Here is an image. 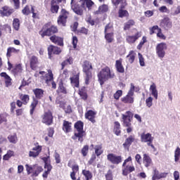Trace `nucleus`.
Segmentation results:
<instances>
[{"mask_svg":"<svg viewBox=\"0 0 180 180\" xmlns=\"http://www.w3.org/2000/svg\"><path fill=\"white\" fill-rule=\"evenodd\" d=\"M153 98L151 96L146 99V105L147 108H151V106H153Z\"/></svg>","mask_w":180,"mask_h":180,"instance_id":"56","label":"nucleus"},{"mask_svg":"<svg viewBox=\"0 0 180 180\" xmlns=\"http://www.w3.org/2000/svg\"><path fill=\"white\" fill-rule=\"evenodd\" d=\"M57 32H58L57 27L52 25L51 27L44 31L43 33L41 34V36L42 37H44V36H51V34H54V33H57Z\"/></svg>","mask_w":180,"mask_h":180,"instance_id":"13","label":"nucleus"},{"mask_svg":"<svg viewBox=\"0 0 180 180\" xmlns=\"http://www.w3.org/2000/svg\"><path fill=\"white\" fill-rule=\"evenodd\" d=\"M160 26L168 30V29L172 27V22H171V20H169V18H165L160 22Z\"/></svg>","mask_w":180,"mask_h":180,"instance_id":"17","label":"nucleus"},{"mask_svg":"<svg viewBox=\"0 0 180 180\" xmlns=\"http://www.w3.org/2000/svg\"><path fill=\"white\" fill-rule=\"evenodd\" d=\"M30 68L32 70H37V65H39V60L37 59V57L33 56L30 59Z\"/></svg>","mask_w":180,"mask_h":180,"instance_id":"18","label":"nucleus"},{"mask_svg":"<svg viewBox=\"0 0 180 180\" xmlns=\"http://www.w3.org/2000/svg\"><path fill=\"white\" fill-rule=\"evenodd\" d=\"M42 147L39 146L38 143H37L35 147L32 148V150L29 152V157H32L33 158H36V157H39L40 153H41Z\"/></svg>","mask_w":180,"mask_h":180,"instance_id":"10","label":"nucleus"},{"mask_svg":"<svg viewBox=\"0 0 180 180\" xmlns=\"http://www.w3.org/2000/svg\"><path fill=\"white\" fill-rule=\"evenodd\" d=\"M13 12H14L13 8H11L8 6H4L0 10V13L1 16H11Z\"/></svg>","mask_w":180,"mask_h":180,"instance_id":"16","label":"nucleus"},{"mask_svg":"<svg viewBox=\"0 0 180 180\" xmlns=\"http://www.w3.org/2000/svg\"><path fill=\"white\" fill-rule=\"evenodd\" d=\"M86 136V133L84 131V122L78 121L75 124V135L72 136V140H77L82 143L84 137Z\"/></svg>","mask_w":180,"mask_h":180,"instance_id":"1","label":"nucleus"},{"mask_svg":"<svg viewBox=\"0 0 180 180\" xmlns=\"http://www.w3.org/2000/svg\"><path fill=\"white\" fill-rule=\"evenodd\" d=\"M168 49V45L165 42H161L156 46V54L160 60L165 57V50Z\"/></svg>","mask_w":180,"mask_h":180,"instance_id":"5","label":"nucleus"},{"mask_svg":"<svg viewBox=\"0 0 180 180\" xmlns=\"http://www.w3.org/2000/svg\"><path fill=\"white\" fill-rule=\"evenodd\" d=\"M133 25H134V20H130L124 24V30H129Z\"/></svg>","mask_w":180,"mask_h":180,"instance_id":"50","label":"nucleus"},{"mask_svg":"<svg viewBox=\"0 0 180 180\" xmlns=\"http://www.w3.org/2000/svg\"><path fill=\"white\" fill-rule=\"evenodd\" d=\"M115 67L118 72H121V73L124 72V68H123V65H122V60H116Z\"/></svg>","mask_w":180,"mask_h":180,"instance_id":"36","label":"nucleus"},{"mask_svg":"<svg viewBox=\"0 0 180 180\" xmlns=\"http://www.w3.org/2000/svg\"><path fill=\"white\" fill-rule=\"evenodd\" d=\"M39 103V101L36 99H34L31 104V110H30V115H32L34 112V109H36V107L37 106V104Z\"/></svg>","mask_w":180,"mask_h":180,"instance_id":"51","label":"nucleus"},{"mask_svg":"<svg viewBox=\"0 0 180 180\" xmlns=\"http://www.w3.org/2000/svg\"><path fill=\"white\" fill-rule=\"evenodd\" d=\"M50 40L53 41V43H55V44H58V46H63V38L60 37H57L56 35H53L50 37Z\"/></svg>","mask_w":180,"mask_h":180,"instance_id":"24","label":"nucleus"},{"mask_svg":"<svg viewBox=\"0 0 180 180\" xmlns=\"http://www.w3.org/2000/svg\"><path fill=\"white\" fill-rule=\"evenodd\" d=\"M57 93L58 94H67V89H65L64 87V84H63V82L59 83V86L57 90Z\"/></svg>","mask_w":180,"mask_h":180,"instance_id":"42","label":"nucleus"},{"mask_svg":"<svg viewBox=\"0 0 180 180\" xmlns=\"http://www.w3.org/2000/svg\"><path fill=\"white\" fill-rule=\"evenodd\" d=\"M61 53V49L51 45L48 47L49 58H51V54H60Z\"/></svg>","mask_w":180,"mask_h":180,"instance_id":"14","label":"nucleus"},{"mask_svg":"<svg viewBox=\"0 0 180 180\" xmlns=\"http://www.w3.org/2000/svg\"><path fill=\"white\" fill-rule=\"evenodd\" d=\"M19 51H20V50L19 49H16L13 47H9L8 49H7V53H6V56L8 58L11 57V53H14V54H18L19 53Z\"/></svg>","mask_w":180,"mask_h":180,"instance_id":"40","label":"nucleus"},{"mask_svg":"<svg viewBox=\"0 0 180 180\" xmlns=\"http://www.w3.org/2000/svg\"><path fill=\"white\" fill-rule=\"evenodd\" d=\"M79 4H82L84 8L86 6L88 9H91V6L94 5V1H92V0H80Z\"/></svg>","mask_w":180,"mask_h":180,"instance_id":"34","label":"nucleus"},{"mask_svg":"<svg viewBox=\"0 0 180 180\" xmlns=\"http://www.w3.org/2000/svg\"><path fill=\"white\" fill-rule=\"evenodd\" d=\"M83 72L86 74L85 84H89V79L92 78V64L85 60L82 65Z\"/></svg>","mask_w":180,"mask_h":180,"instance_id":"3","label":"nucleus"},{"mask_svg":"<svg viewBox=\"0 0 180 180\" xmlns=\"http://www.w3.org/2000/svg\"><path fill=\"white\" fill-rule=\"evenodd\" d=\"M53 79L54 77L53 75V72L51 71V70H49L48 73L46 74V83L47 84V85L50 86V83L53 82Z\"/></svg>","mask_w":180,"mask_h":180,"instance_id":"26","label":"nucleus"},{"mask_svg":"<svg viewBox=\"0 0 180 180\" xmlns=\"http://www.w3.org/2000/svg\"><path fill=\"white\" fill-rule=\"evenodd\" d=\"M139 37H141V33L136 32L134 35L127 36L126 40L129 44H133V43H136V41L139 40Z\"/></svg>","mask_w":180,"mask_h":180,"instance_id":"12","label":"nucleus"},{"mask_svg":"<svg viewBox=\"0 0 180 180\" xmlns=\"http://www.w3.org/2000/svg\"><path fill=\"white\" fill-rule=\"evenodd\" d=\"M127 15H128L127 11L123 10V8L120 7V9L119 11V17L124 18V16H127Z\"/></svg>","mask_w":180,"mask_h":180,"instance_id":"57","label":"nucleus"},{"mask_svg":"<svg viewBox=\"0 0 180 180\" xmlns=\"http://www.w3.org/2000/svg\"><path fill=\"white\" fill-rule=\"evenodd\" d=\"M95 149V154L97 155V157H99L103 153V150H102V146L101 145H96L94 147Z\"/></svg>","mask_w":180,"mask_h":180,"instance_id":"46","label":"nucleus"},{"mask_svg":"<svg viewBox=\"0 0 180 180\" xmlns=\"http://www.w3.org/2000/svg\"><path fill=\"white\" fill-rule=\"evenodd\" d=\"M44 168L46 169L42 174L43 178H47L49 176V174L51 172V169H53V167L51 165H46L44 166Z\"/></svg>","mask_w":180,"mask_h":180,"instance_id":"41","label":"nucleus"},{"mask_svg":"<svg viewBox=\"0 0 180 180\" xmlns=\"http://www.w3.org/2000/svg\"><path fill=\"white\" fill-rule=\"evenodd\" d=\"M105 39L107 43H113L115 41V34L113 32H104Z\"/></svg>","mask_w":180,"mask_h":180,"instance_id":"23","label":"nucleus"},{"mask_svg":"<svg viewBox=\"0 0 180 180\" xmlns=\"http://www.w3.org/2000/svg\"><path fill=\"white\" fill-rule=\"evenodd\" d=\"M98 78L100 84L102 85L103 84H105V81H108V79L115 78V73L110 71V68H109V67H105L98 74Z\"/></svg>","mask_w":180,"mask_h":180,"instance_id":"2","label":"nucleus"},{"mask_svg":"<svg viewBox=\"0 0 180 180\" xmlns=\"http://www.w3.org/2000/svg\"><path fill=\"white\" fill-rule=\"evenodd\" d=\"M79 94L84 100L88 98V96L86 95V91H85V87H82L81 89H79Z\"/></svg>","mask_w":180,"mask_h":180,"instance_id":"49","label":"nucleus"},{"mask_svg":"<svg viewBox=\"0 0 180 180\" xmlns=\"http://www.w3.org/2000/svg\"><path fill=\"white\" fill-rule=\"evenodd\" d=\"M135 169H136V168H134V166L127 165L122 169V174H123V175L127 176V175H129V174H130V172H133V171H135Z\"/></svg>","mask_w":180,"mask_h":180,"instance_id":"30","label":"nucleus"},{"mask_svg":"<svg viewBox=\"0 0 180 180\" xmlns=\"http://www.w3.org/2000/svg\"><path fill=\"white\" fill-rule=\"evenodd\" d=\"M114 133L116 136H120V133H122L120 130V123L119 122H114Z\"/></svg>","mask_w":180,"mask_h":180,"instance_id":"38","label":"nucleus"},{"mask_svg":"<svg viewBox=\"0 0 180 180\" xmlns=\"http://www.w3.org/2000/svg\"><path fill=\"white\" fill-rule=\"evenodd\" d=\"M68 12L65 11V9H62L60 15L58 18V25H60L62 26H65V23H67V19L68 18Z\"/></svg>","mask_w":180,"mask_h":180,"instance_id":"8","label":"nucleus"},{"mask_svg":"<svg viewBox=\"0 0 180 180\" xmlns=\"http://www.w3.org/2000/svg\"><path fill=\"white\" fill-rule=\"evenodd\" d=\"M82 175H84V178H86V180H91L92 179V172H91L89 170L83 169L82 172Z\"/></svg>","mask_w":180,"mask_h":180,"instance_id":"39","label":"nucleus"},{"mask_svg":"<svg viewBox=\"0 0 180 180\" xmlns=\"http://www.w3.org/2000/svg\"><path fill=\"white\" fill-rule=\"evenodd\" d=\"M40 172H43V167H41V166H37V169L33 173L34 176H38Z\"/></svg>","mask_w":180,"mask_h":180,"instance_id":"60","label":"nucleus"},{"mask_svg":"<svg viewBox=\"0 0 180 180\" xmlns=\"http://www.w3.org/2000/svg\"><path fill=\"white\" fill-rule=\"evenodd\" d=\"M51 11L52 13H58L59 6L57 5V3H56V0H52L51 3Z\"/></svg>","mask_w":180,"mask_h":180,"instance_id":"37","label":"nucleus"},{"mask_svg":"<svg viewBox=\"0 0 180 180\" xmlns=\"http://www.w3.org/2000/svg\"><path fill=\"white\" fill-rule=\"evenodd\" d=\"M157 36L159 37V39H162V40H165L167 39L165 35H164V34H162V32H161V28L158 29Z\"/></svg>","mask_w":180,"mask_h":180,"instance_id":"62","label":"nucleus"},{"mask_svg":"<svg viewBox=\"0 0 180 180\" xmlns=\"http://www.w3.org/2000/svg\"><path fill=\"white\" fill-rule=\"evenodd\" d=\"M167 173H160L158 170H154V174L152 177L153 180L161 179V178H166Z\"/></svg>","mask_w":180,"mask_h":180,"instance_id":"22","label":"nucleus"},{"mask_svg":"<svg viewBox=\"0 0 180 180\" xmlns=\"http://www.w3.org/2000/svg\"><path fill=\"white\" fill-rule=\"evenodd\" d=\"M136 58V52L134 51H129V53L127 56V60L129 64H133L134 63V60Z\"/></svg>","mask_w":180,"mask_h":180,"instance_id":"31","label":"nucleus"},{"mask_svg":"<svg viewBox=\"0 0 180 180\" xmlns=\"http://www.w3.org/2000/svg\"><path fill=\"white\" fill-rule=\"evenodd\" d=\"M1 77L4 78L6 86H9L12 82V79H11V77H9L6 72H1Z\"/></svg>","mask_w":180,"mask_h":180,"instance_id":"32","label":"nucleus"},{"mask_svg":"<svg viewBox=\"0 0 180 180\" xmlns=\"http://www.w3.org/2000/svg\"><path fill=\"white\" fill-rule=\"evenodd\" d=\"M22 71H23V69L22 68V65L20 64L15 65L14 70H13V72H14V74H19L22 72Z\"/></svg>","mask_w":180,"mask_h":180,"instance_id":"52","label":"nucleus"},{"mask_svg":"<svg viewBox=\"0 0 180 180\" xmlns=\"http://www.w3.org/2000/svg\"><path fill=\"white\" fill-rule=\"evenodd\" d=\"M109 11V7L106 4H103L98 7V10L95 11V14L98 15L99 13H105Z\"/></svg>","mask_w":180,"mask_h":180,"instance_id":"28","label":"nucleus"},{"mask_svg":"<svg viewBox=\"0 0 180 180\" xmlns=\"http://www.w3.org/2000/svg\"><path fill=\"white\" fill-rule=\"evenodd\" d=\"M139 58V63L141 67H144L146 65V63L144 62V58H143V55L141 53H138Z\"/></svg>","mask_w":180,"mask_h":180,"instance_id":"61","label":"nucleus"},{"mask_svg":"<svg viewBox=\"0 0 180 180\" xmlns=\"http://www.w3.org/2000/svg\"><path fill=\"white\" fill-rule=\"evenodd\" d=\"M13 26L15 30H19L20 27V21L18 18H14L13 21Z\"/></svg>","mask_w":180,"mask_h":180,"instance_id":"45","label":"nucleus"},{"mask_svg":"<svg viewBox=\"0 0 180 180\" xmlns=\"http://www.w3.org/2000/svg\"><path fill=\"white\" fill-rule=\"evenodd\" d=\"M107 159L112 164L119 165L122 162V156H117L113 153H110L107 155Z\"/></svg>","mask_w":180,"mask_h":180,"instance_id":"9","label":"nucleus"},{"mask_svg":"<svg viewBox=\"0 0 180 180\" xmlns=\"http://www.w3.org/2000/svg\"><path fill=\"white\" fill-rule=\"evenodd\" d=\"M72 63V58H69L62 63V68H64L65 65H70Z\"/></svg>","mask_w":180,"mask_h":180,"instance_id":"58","label":"nucleus"},{"mask_svg":"<svg viewBox=\"0 0 180 180\" xmlns=\"http://www.w3.org/2000/svg\"><path fill=\"white\" fill-rule=\"evenodd\" d=\"M134 141V136H129L123 143V147L125 148H129L131 146V143Z\"/></svg>","mask_w":180,"mask_h":180,"instance_id":"29","label":"nucleus"},{"mask_svg":"<svg viewBox=\"0 0 180 180\" xmlns=\"http://www.w3.org/2000/svg\"><path fill=\"white\" fill-rule=\"evenodd\" d=\"M143 163L146 168H148V167H150L151 164H153V160L148 155L145 153L143 156Z\"/></svg>","mask_w":180,"mask_h":180,"instance_id":"20","label":"nucleus"},{"mask_svg":"<svg viewBox=\"0 0 180 180\" xmlns=\"http://www.w3.org/2000/svg\"><path fill=\"white\" fill-rule=\"evenodd\" d=\"M8 140L13 144H16L18 143V136L15 134H13V135H9L8 136Z\"/></svg>","mask_w":180,"mask_h":180,"instance_id":"43","label":"nucleus"},{"mask_svg":"<svg viewBox=\"0 0 180 180\" xmlns=\"http://www.w3.org/2000/svg\"><path fill=\"white\" fill-rule=\"evenodd\" d=\"M60 77L61 81H65V79H67V78L70 77V75L68 74V70H64Z\"/></svg>","mask_w":180,"mask_h":180,"instance_id":"55","label":"nucleus"},{"mask_svg":"<svg viewBox=\"0 0 180 180\" xmlns=\"http://www.w3.org/2000/svg\"><path fill=\"white\" fill-rule=\"evenodd\" d=\"M150 91L155 99H158V91L157 90V86H155V84L153 83L150 85Z\"/></svg>","mask_w":180,"mask_h":180,"instance_id":"25","label":"nucleus"},{"mask_svg":"<svg viewBox=\"0 0 180 180\" xmlns=\"http://www.w3.org/2000/svg\"><path fill=\"white\" fill-rule=\"evenodd\" d=\"M106 180H113V174L111 170H108V173L105 174Z\"/></svg>","mask_w":180,"mask_h":180,"instance_id":"63","label":"nucleus"},{"mask_svg":"<svg viewBox=\"0 0 180 180\" xmlns=\"http://www.w3.org/2000/svg\"><path fill=\"white\" fill-rule=\"evenodd\" d=\"M134 84H131V87L127 94L121 98L123 103L133 104L134 103Z\"/></svg>","mask_w":180,"mask_h":180,"instance_id":"4","label":"nucleus"},{"mask_svg":"<svg viewBox=\"0 0 180 180\" xmlns=\"http://www.w3.org/2000/svg\"><path fill=\"white\" fill-rule=\"evenodd\" d=\"M122 95H123V91L118 90L114 94V98H115V99L117 100V99H119V98H120V96H122Z\"/></svg>","mask_w":180,"mask_h":180,"instance_id":"64","label":"nucleus"},{"mask_svg":"<svg viewBox=\"0 0 180 180\" xmlns=\"http://www.w3.org/2000/svg\"><path fill=\"white\" fill-rule=\"evenodd\" d=\"M33 92L37 99H41L43 95H44V91L41 89H35L33 90Z\"/></svg>","mask_w":180,"mask_h":180,"instance_id":"33","label":"nucleus"},{"mask_svg":"<svg viewBox=\"0 0 180 180\" xmlns=\"http://www.w3.org/2000/svg\"><path fill=\"white\" fill-rule=\"evenodd\" d=\"M72 127V123L68 122V121H63V130L65 131V133H70L71 131Z\"/></svg>","mask_w":180,"mask_h":180,"instance_id":"21","label":"nucleus"},{"mask_svg":"<svg viewBox=\"0 0 180 180\" xmlns=\"http://www.w3.org/2000/svg\"><path fill=\"white\" fill-rule=\"evenodd\" d=\"M112 3L116 8H117V5L120 4V8H124L126 5V0H112Z\"/></svg>","mask_w":180,"mask_h":180,"instance_id":"35","label":"nucleus"},{"mask_svg":"<svg viewBox=\"0 0 180 180\" xmlns=\"http://www.w3.org/2000/svg\"><path fill=\"white\" fill-rule=\"evenodd\" d=\"M71 9L76 13V15H79L80 16L84 13L85 11V7L84 4H76L75 0H71Z\"/></svg>","mask_w":180,"mask_h":180,"instance_id":"7","label":"nucleus"},{"mask_svg":"<svg viewBox=\"0 0 180 180\" xmlns=\"http://www.w3.org/2000/svg\"><path fill=\"white\" fill-rule=\"evenodd\" d=\"M144 43H147V37H143L139 44L137 46L138 50H141V48L143 47V46H144Z\"/></svg>","mask_w":180,"mask_h":180,"instance_id":"54","label":"nucleus"},{"mask_svg":"<svg viewBox=\"0 0 180 180\" xmlns=\"http://www.w3.org/2000/svg\"><path fill=\"white\" fill-rule=\"evenodd\" d=\"M95 116H96V112L93 110H89L85 114L86 119H88L91 123H95Z\"/></svg>","mask_w":180,"mask_h":180,"instance_id":"19","label":"nucleus"},{"mask_svg":"<svg viewBox=\"0 0 180 180\" xmlns=\"http://www.w3.org/2000/svg\"><path fill=\"white\" fill-rule=\"evenodd\" d=\"M70 82L73 86L78 88L79 86V75H76L73 77H70Z\"/></svg>","mask_w":180,"mask_h":180,"instance_id":"27","label":"nucleus"},{"mask_svg":"<svg viewBox=\"0 0 180 180\" xmlns=\"http://www.w3.org/2000/svg\"><path fill=\"white\" fill-rule=\"evenodd\" d=\"M131 119H133V112L131 111H127L124 114H122V126H124V127H130V126H131Z\"/></svg>","mask_w":180,"mask_h":180,"instance_id":"6","label":"nucleus"},{"mask_svg":"<svg viewBox=\"0 0 180 180\" xmlns=\"http://www.w3.org/2000/svg\"><path fill=\"white\" fill-rule=\"evenodd\" d=\"M42 123L50 126L53 123V114L50 111L45 112L42 117Z\"/></svg>","mask_w":180,"mask_h":180,"instance_id":"11","label":"nucleus"},{"mask_svg":"<svg viewBox=\"0 0 180 180\" xmlns=\"http://www.w3.org/2000/svg\"><path fill=\"white\" fill-rule=\"evenodd\" d=\"M180 158V148L177 147L174 150V161L175 162H178L179 161Z\"/></svg>","mask_w":180,"mask_h":180,"instance_id":"48","label":"nucleus"},{"mask_svg":"<svg viewBox=\"0 0 180 180\" xmlns=\"http://www.w3.org/2000/svg\"><path fill=\"white\" fill-rule=\"evenodd\" d=\"M20 99L22 101L23 105H27L29 102V95H21Z\"/></svg>","mask_w":180,"mask_h":180,"instance_id":"53","label":"nucleus"},{"mask_svg":"<svg viewBox=\"0 0 180 180\" xmlns=\"http://www.w3.org/2000/svg\"><path fill=\"white\" fill-rule=\"evenodd\" d=\"M89 150V146H88V145H86L82 148V154L83 157H86Z\"/></svg>","mask_w":180,"mask_h":180,"instance_id":"59","label":"nucleus"},{"mask_svg":"<svg viewBox=\"0 0 180 180\" xmlns=\"http://www.w3.org/2000/svg\"><path fill=\"white\" fill-rule=\"evenodd\" d=\"M104 33H113V25L112 23L105 25Z\"/></svg>","mask_w":180,"mask_h":180,"instance_id":"44","label":"nucleus"},{"mask_svg":"<svg viewBox=\"0 0 180 180\" xmlns=\"http://www.w3.org/2000/svg\"><path fill=\"white\" fill-rule=\"evenodd\" d=\"M14 154H15V152H13V150H8L7 153L4 155L3 160H4L5 161H8L9 158H11V157H13Z\"/></svg>","mask_w":180,"mask_h":180,"instance_id":"47","label":"nucleus"},{"mask_svg":"<svg viewBox=\"0 0 180 180\" xmlns=\"http://www.w3.org/2000/svg\"><path fill=\"white\" fill-rule=\"evenodd\" d=\"M153 140H154V138L151 136V134H141V141L142 143H153Z\"/></svg>","mask_w":180,"mask_h":180,"instance_id":"15","label":"nucleus"}]
</instances>
